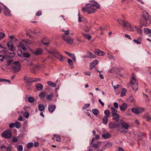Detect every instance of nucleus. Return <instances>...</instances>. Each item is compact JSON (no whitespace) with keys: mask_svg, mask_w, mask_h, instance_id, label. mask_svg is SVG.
Here are the masks:
<instances>
[{"mask_svg":"<svg viewBox=\"0 0 151 151\" xmlns=\"http://www.w3.org/2000/svg\"><path fill=\"white\" fill-rule=\"evenodd\" d=\"M148 21L150 22V23H151V16H149V14L147 12L144 11L142 13V16L140 21V23L142 25L140 26V28H139L136 26H134L138 32L142 35V31L141 28L143 26H146L147 25Z\"/></svg>","mask_w":151,"mask_h":151,"instance_id":"1","label":"nucleus"},{"mask_svg":"<svg viewBox=\"0 0 151 151\" xmlns=\"http://www.w3.org/2000/svg\"><path fill=\"white\" fill-rule=\"evenodd\" d=\"M86 8L83 7L82 11L83 12H87L88 14L93 13L97 9L100 8L99 5L97 2L93 1L92 2L86 4Z\"/></svg>","mask_w":151,"mask_h":151,"instance_id":"2","label":"nucleus"},{"mask_svg":"<svg viewBox=\"0 0 151 151\" xmlns=\"http://www.w3.org/2000/svg\"><path fill=\"white\" fill-rule=\"evenodd\" d=\"M6 65L7 67H9L10 65H11L10 70L13 73L19 71L20 69L19 61L14 62L12 60H10L6 62Z\"/></svg>","mask_w":151,"mask_h":151,"instance_id":"3","label":"nucleus"},{"mask_svg":"<svg viewBox=\"0 0 151 151\" xmlns=\"http://www.w3.org/2000/svg\"><path fill=\"white\" fill-rule=\"evenodd\" d=\"M117 21L120 25H122L124 27L126 28L127 30L131 32H133L134 31L133 27L131 25L129 22L128 21L124 20H122L120 19H118Z\"/></svg>","mask_w":151,"mask_h":151,"instance_id":"4","label":"nucleus"},{"mask_svg":"<svg viewBox=\"0 0 151 151\" xmlns=\"http://www.w3.org/2000/svg\"><path fill=\"white\" fill-rule=\"evenodd\" d=\"M47 50L49 53L52 54L55 57L58 59L60 61L63 62L64 61V57L59 53L57 50L52 49L50 50Z\"/></svg>","mask_w":151,"mask_h":151,"instance_id":"5","label":"nucleus"},{"mask_svg":"<svg viewBox=\"0 0 151 151\" xmlns=\"http://www.w3.org/2000/svg\"><path fill=\"white\" fill-rule=\"evenodd\" d=\"M138 81L135 77L132 76L130 80V84L132 86L133 90L135 92L138 90Z\"/></svg>","mask_w":151,"mask_h":151,"instance_id":"6","label":"nucleus"},{"mask_svg":"<svg viewBox=\"0 0 151 151\" xmlns=\"http://www.w3.org/2000/svg\"><path fill=\"white\" fill-rule=\"evenodd\" d=\"M121 123L122 127L119 128V129L118 131L121 133H125V131L123 129V128H124L125 130H127L130 127V126L129 124L124 121H122L121 122Z\"/></svg>","mask_w":151,"mask_h":151,"instance_id":"7","label":"nucleus"},{"mask_svg":"<svg viewBox=\"0 0 151 151\" xmlns=\"http://www.w3.org/2000/svg\"><path fill=\"white\" fill-rule=\"evenodd\" d=\"M40 78H32L28 77L27 76L25 77L24 81L25 83H32L33 82L40 81Z\"/></svg>","mask_w":151,"mask_h":151,"instance_id":"8","label":"nucleus"},{"mask_svg":"<svg viewBox=\"0 0 151 151\" xmlns=\"http://www.w3.org/2000/svg\"><path fill=\"white\" fill-rule=\"evenodd\" d=\"M2 136L5 138L9 139L12 136V133L9 130L5 131L3 132Z\"/></svg>","mask_w":151,"mask_h":151,"instance_id":"9","label":"nucleus"},{"mask_svg":"<svg viewBox=\"0 0 151 151\" xmlns=\"http://www.w3.org/2000/svg\"><path fill=\"white\" fill-rule=\"evenodd\" d=\"M63 40L69 44H72L73 42V39L70 36H69L66 37L64 36L62 37Z\"/></svg>","mask_w":151,"mask_h":151,"instance_id":"10","label":"nucleus"},{"mask_svg":"<svg viewBox=\"0 0 151 151\" xmlns=\"http://www.w3.org/2000/svg\"><path fill=\"white\" fill-rule=\"evenodd\" d=\"M119 124H116L115 122H111L109 124V127L111 129L116 128L119 126Z\"/></svg>","mask_w":151,"mask_h":151,"instance_id":"11","label":"nucleus"},{"mask_svg":"<svg viewBox=\"0 0 151 151\" xmlns=\"http://www.w3.org/2000/svg\"><path fill=\"white\" fill-rule=\"evenodd\" d=\"M7 46L9 47V50L13 52V54L14 55V52L15 50V47L14 46V45L12 42H9L7 43Z\"/></svg>","mask_w":151,"mask_h":151,"instance_id":"12","label":"nucleus"},{"mask_svg":"<svg viewBox=\"0 0 151 151\" xmlns=\"http://www.w3.org/2000/svg\"><path fill=\"white\" fill-rule=\"evenodd\" d=\"M5 9L4 10V13L7 16H10L11 15V11L6 6H4Z\"/></svg>","mask_w":151,"mask_h":151,"instance_id":"13","label":"nucleus"},{"mask_svg":"<svg viewBox=\"0 0 151 151\" xmlns=\"http://www.w3.org/2000/svg\"><path fill=\"white\" fill-rule=\"evenodd\" d=\"M94 53L98 55H104L105 54L104 52L101 51L99 49L95 50L94 51Z\"/></svg>","mask_w":151,"mask_h":151,"instance_id":"14","label":"nucleus"},{"mask_svg":"<svg viewBox=\"0 0 151 151\" xmlns=\"http://www.w3.org/2000/svg\"><path fill=\"white\" fill-rule=\"evenodd\" d=\"M56 106L55 105H50L48 107V111L51 113H52L55 109Z\"/></svg>","mask_w":151,"mask_h":151,"instance_id":"15","label":"nucleus"},{"mask_svg":"<svg viewBox=\"0 0 151 151\" xmlns=\"http://www.w3.org/2000/svg\"><path fill=\"white\" fill-rule=\"evenodd\" d=\"M101 142L99 141H98L96 143H93V145L90 146V148H91L94 147L95 148L97 149L99 147V146L101 145Z\"/></svg>","mask_w":151,"mask_h":151,"instance_id":"16","label":"nucleus"},{"mask_svg":"<svg viewBox=\"0 0 151 151\" xmlns=\"http://www.w3.org/2000/svg\"><path fill=\"white\" fill-rule=\"evenodd\" d=\"M42 52V50L40 48H38L34 51L33 53L36 55H38L41 54Z\"/></svg>","mask_w":151,"mask_h":151,"instance_id":"17","label":"nucleus"},{"mask_svg":"<svg viewBox=\"0 0 151 151\" xmlns=\"http://www.w3.org/2000/svg\"><path fill=\"white\" fill-rule=\"evenodd\" d=\"M127 105L126 103H123L120 107V110L121 111H123L127 109Z\"/></svg>","mask_w":151,"mask_h":151,"instance_id":"18","label":"nucleus"},{"mask_svg":"<svg viewBox=\"0 0 151 151\" xmlns=\"http://www.w3.org/2000/svg\"><path fill=\"white\" fill-rule=\"evenodd\" d=\"M88 54L89 55H86L84 56V57L86 58H95L96 57V55H95L93 53H92L88 52Z\"/></svg>","mask_w":151,"mask_h":151,"instance_id":"19","label":"nucleus"},{"mask_svg":"<svg viewBox=\"0 0 151 151\" xmlns=\"http://www.w3.org/2000/svg\"><path fill=\"white\" fill-rule=\"evenodd\" d=\"M35 86L37 89L39 91H41L43 89V86L41 84L37 83L36 84Z\"/></svg>","mask_w":151,"mask_h":151,"instance_id":"20","label":"nucleus"},{"mask_svg":"<svg viewBox=\"0 0 151 151\" xmlns=\"http://www.w3.org/2000/svg\"><path fill=\"white\" fill-rule=\"evenodd\" d=\"M111 113L112 116H114L115 114H117V110L115 109L113 107H111Z\"/></svg>","mask_w":151,"mask_h":151,"instance_id":"21","label":"nucleus"},{"mask_svg":"<svg viewBox=\"0 0 151 151\" xmlns=\"http://www.w3.org/2000/svg\"><path fill=\"white\" fill-rule=\"evenodd\" d=\"M62 31L64 32V33L62 35V37H63L64 36L66 37L67 36H68V35L70 34L69 32L70 30L69 29L67 30H63Z\"/></svg>","mask_w":151,"mask_h":151,"instance_id":"22","label":"nucleus"},{"mask_svg":"<svg viewBox=\"0 0 151 151\" xmlns=\"http://www.w3.org/2000/svg\"><path fill=\"white\" fill-rule=\"evenodd\" d=\"M127 91V90L126 88H123L121 93V96L122 97L125 96Z\"/></svg>","mask_w":151,"mask_h":151,"instance_id":"23","label":"nucleus"},{"mask_svg":"<svg viewBox=\"0 0 151 151\" xmlns=\"http://www.w3.org/2000/svg\"><path fill=\"white\" fill-rule=\"evenodd\" d=\"M110 136V134L108 133L103 134L102 135V137L105 139L109 138Z\"/></svg>","mask_w":151,"mask_h":151,"instance_id":"24","label":"nucleus"},{"mask_svg":"<svg viewBox=\"0 0 151 151\" xmlns=\"http://www.w3.org/2000/svg\"><path fill=\"white\" fill-rule=\"evenodd\" d=\"M38 108L39 110L41 111H44L45 109V106L42 104H39L38 105Z\"/></svg>","mask_w":151,"mask_h":151,"instance_id":"25","label":"nucleus"},{"mask_svg":"<svg viewBox=\"0 0 151 151\" xmlns=\"http://www.w3.org/2000/svg\"><path fill=\"white\" fill-rule=\"evenodd\" d=\"M113 116V119L114 120H116V121H118L119 119V115L118 114H115L114 116Z\"/></svg>","mask_w":151,"mask_h":151,"instance_id":"26","label":"nucleus"},{"mask_svg":"<svg viewBox=\"0 0 151 151\" xmlns=\"http://www.w3.org/2000/svg\"><path fill=\"white\" fill-rule=\"evenodd\" d=\"M82 34L85 38L88 39V40H90L91 38V36L90 35L85 34L83 33H82Z\"/></svg>","mask_w":151,"mask_h":151,"instance_id":"27","label":"nucleus"},{"mask_svg":"<svg viewBox=\"0 0 151 151\" xmlns=\"http://www.w3.org/2000/svg\"><path fill=\"white\" fill-rule=\"evenodd\" d=\"M108 118L106 116H104L103 119V123L104 124H106L108 122Z\"/></svg>","mask_w":151,"mask_h":151,"instance_id":"28","label":"nucleus"},{"mask_svg":"<svg viewBox=\"0 0 151 151\" xmlns=\"http://www.w3.org/2000/svg\"><path fill=\"white\" fill-rule=\"evenodd\" d=\"M144 32L145 34L147 35L151 34V29L148 28H145Z\"/></svg>","mask_w":151,"mask_h":151,"instance_id":"29","label":"nucleus"},{"mask_svg":"<svg viewBox=\"0 0 151 151\" xmlns=\"http://www.w3.org/2000/svg\"><path fill=\"white\" fill-rule=\"evenodd\" d=\"M27 45L26 44L24 45L21 42H20L19 43V47H21L23 50L26 49Z\"/></svg>","mask_w":151,"mask_h":151,"instance_id":"30","label":"nucleus"},{"mask_svg":"<svg viewBox=\"0 0 151 151\" xmlns=\"http://www.w3.org/2000/svg\"><path fill=\"white\" fill-rule=\"evenodd\" d=\"M47 84L49 86H50L53 87H55L56 86V84L54 83H52L51 81H48L47 82Z\"/></svg>","mask_w":151,"mask_h":151,"instance_id":"31","label":"nucleus"},{"mask_svg":"<svg viewBox=\"0 0 151 151\" xmlns=\"http://www.w3.org/2000/svg\"><path fill=\"white\" fill-rule=\"evenodd\" d=\"M104 113L106 115V116L107 117H109L110 115V112L109 110H105L104 111Z\"/></svg>","mask_w":151,"mask_h":151,"instance_id":"32","label":"nucleus"},{"mask_svg":"<svg viewBox=\"0 0 151 151\" xmlns=\"http://www.w3.org/2000/svg\"><path fill=\"white\" fill-rule=\"evenodd\" d=\"M15 127L17 129L19 128L21 126V123L20 122L17 121L15 123Z\"/></svg>","mask_w":151,"mask_h":151,"instance_id":"33","label":"nucleus"},{"mask_svg":"<svg viewBox=\"0 0 151 151\" xmlns=\"http://www.w3.org/2000/svg\"><path fill=\"white\" fill-rule=\"evenodd\" d=\"M132 111L134 113L138 114L139 113V110L135 108H133L132 109Z\"/></svg>","mask_w":151,"mask_h":151,"instance_id":"34","label":"nucleus"},{"mask_svg":"<svg viewBox=\"0 0 151 151\" xmlns=\"http://www.w3.org/2000/svg\"><path fill=\"white\" fill-rule=\"evenodd\" d=\"M53 95L50 94L47 96V99L48 100L51 101L53 97Z\"/></svg>","mask_w":151,"mask_h":151,"instance_id":"35","label":"nucleus"},{"mask_svg":"<svg viewBox=\"0 0 151 151\" xmlns=\"http://www.w3.org/2000/svg\"><path fill=\"white\" fill-rule=\"evenodd\" d=\"M23 57L26 58H29L30 56V54L27 52H23L22 54V55Z\"/></svg>","mask_w":151,"mask_h":151,"instance_id":"36","label":"nucleus"},{"mask_svg":"<svg viewBox=\"0 0 151 151\" xmlns=\"http://www.w3.org/2000/svg\"><path fill=\"white\" fill-rule=\"evenodd\" d=\"M68 62L69 64V65L70 66V68H73V62L72 60L70 59H68Z\"/></svg>","mask_w":151,"mask_h":151,"instance_id":"37","label":"nucleus"},{"mask_svg":"<svg viewBox=\"0 0 151 151\" xmlns=\"http://www.w3.org/2000/svg\"><path fill=\"white\" fill-rule=\"evenodd\" d=\"M142 41L141 39V38H138L137 40H136L134 39L133 41L135 43L137 44H140Z\"/></svg>","mask_w":151,"mask_h":151,"instance_id":"38","label":"nucleus"},{"mask_svg":"<svg viewBox=\"0 0 151 151\" xmlns=\"http://www.w3.org/2000/svg\"><path fill=\"white\" fill-rule=\"evenodd\" d=\"M54 136L55 137L56 139L55 140L59 142L61 141L60 137L59 135L54 134Z\"/></svg>","mask_w":151,"mask_h":151,"instance_id":"39","label":"nucleus"},{"mask_svg":"<svg viewBox=\"0 0 151 151\" xmlns=\"http://www.w3.org/2000/svg\"><path fill=\"white\" fill-rule=\"evenodd\" d=\"M33 147V143L32 142L29 143L27 145V148L28 149H30Z\"/></svg>","mask_w":151,"mask_h":151,"instance_id":"40","label":"nucleus"},{"mask_svg":"<svg viewBox=\"0 0 151 151\" xmlns=\"http://www.w3.org/2000/svg\"><path fill=\"white\" fill-rule=\"evenodd\" d=\"M17 150L18 151H22L23 150V147L22 145H19L17 146Z\"/></svg>","mask_w":151,"mask_h":151,"instance_id":"41","label":"nucleus"},{"mask_svg":"<svg viewBox=\"0 0 151 151\" xmlns=\"http://www.w3.org/2000/svg\"><path fill=\"white\" fill-rule=\"evenodd\" d=\"M92 112L94 115H96L99 113V111L97 109H94L92 110Z\"/></svg>","mask_w":151,"mask_h":151,"instance_id":"42","label":"nucleus"},{"mask_svg":"<svg viewBox=\"0 0 151 151\" xmlns=\"http://www.w3.org/2000/svg\"><path fill=\"white\" fill-rule=\"evenodd\" d=\"M79 16L78 17V21L79 22H81L84 20V18L82 16H80V13H79L78 14Z\"/></svg>","mask_w":151,"mask_h":151,"instance_id":"43","label":"nucleus"},{"mask_svg":"<svg viewBox=\"0 0 151 151\" xmlns=\"http://www.w3.org/2000/svg\"><path fill=\"white\" fill-rule=\"evenodd\" d=\"M45 93L44 92H41L39 94V96L41 98H43L45 97Z\"/></svg>","mask_w":151,"mask_h":151,"instance_id":"44","label":"nucleus"},{"mask_svg":"<svg viewBox=\"0 0 151 151\" xmlns=\"http://www.w3.org/2000/svg\"><path fill=\"white\" fill-rule=\"evenodd\" d=\"M24 116L26 119H27L29 116V113L27 112H25L24 114Z\"/></svg>","mask_w":151,"mask_h":151,"instance_id":"45","label":"nucleus"},{"mask_svg":"<svg viewBox=\"0 0 151 151\" xmlns=\"http://www.w3.org/2000/svg\"><path fill=\"white\" fill-rule=\"evenodd\" d=\"M34 99L32 97H28V101L30 103H32L33 102Z\"/></svg>","mask_w":151,"mask_h":151,"instance_id":"46","label":"nucleus"},{"mask_svg":"<svg viewBox=\"0 0 151 151\" xmlns=\"http://www.w3.org/2000/svg\"><path fill=\"white\" fill-rule=\"evenodd\" d=\"M70 57L74 61H76V57L74 54H72Z\"/></svg>","mask_w":151,"mask_h":151,"instance_id":"47","label":"nucleus"},{"mask_svg":"<svg viewBox=\"0 0 151 151\" xmlns=\"http://www.w3.org/2000/svg\"><path fill=\"white\" fill-rule=\"evenodd\" d=\"M13 147L12 146H9L6 148V151H12Z\"/></svg>","mask_w":151,"mask_h":151,"instance_id":"48","label":"nucleus"},{"mask_svg":"<svg viewBox=\"0 0 151 151\" xmlns=\"http://www.w3.org/2000/svg\"><path fill=\"white\" fill-rule=\"evenodd\" d=\"M90 104H86L84 105V106L83 107L82 109H86L88 107L90 106Z\"/></svg>","mask_w":151,"mask_h":151,"instance_id":"49","label":"nucleus"},{"mask_svg":"<svg viewBox=\"0 0 151 151\" xmlns=\"http://www.w3.org/2000/svg\"><path fill=\"white\" fill-rule=\"evenodd\" d=\"M17 53L18 56H22V54L23 52L21 50H20L18 51Z\"/></svg>","mask_w":151,"mask_h":151,"instance_id":"50","label":"nucleus"},{"mask_svg":"<svg viewBox=\"0 0 151 151\" xmlns=\"http://www.w3.org/2000/svg\"><path fill=\"white\" fill-rule=\"evenodd\" d=\"M129 101L130 102H132L134 101V99L133 97L130 96L129 98Z\"/></svg>","mask_w":151,"mask_h":151,"instance_id":"51","label":"nucleus"},{"mask_svg":"<svg viewBox=\"0 0 151 151\" xmlns=\"http://www.w3.org/2000/svg\"><path fill=\"white\" fill-rule=\"evenodd\" d=\"M117 69V68H112L111 70H109V71L110 72V73H115V70L116 69Z\"/></svg>","mask_w":151,"mask_h":151,"instance_id":"52","label":"nucleus"},{"mask_svg":"<svg viewBox=\"0 0 151 151\" xmlns=\"http://www.w3.org/2000/svg\"><path fill=\"white\" fill-rule=\"evenodd\" d=\"M114 106L116 109H118L119 107L118 104L117 102H114L113 104Z\"/></svg>","mask_w":151,"mask_h":151,"instance_id":"53","label":"nucleus"},{"mask_svg":"<svg viewBox=\"0 0 151 151\" xmlns=\"http://www.w3.org/2000/svg\"><path fill=\"white\" fill-rule=\"evenodd\" d=\"M10 128H12L15 127V123H11L9 125Z\"/></svg>","mask_w":151,"mask_h":151,"instance_id":"54","label":"nucleus"},{"mask_svg":"<svg viewBox=\"0 0 151 151\" xmlns=\"http://www.w3.org/2000/svg\"><path fill=\"white\" fill-rule=\"evenodd\" d=\"M90 67L89 68L90 70H91L93 68H94L95 67V66L93 64H92V63H91L90 64Z\"/></svg>","mask_w":151,"mask_h":151,"instance_id":"55","label":"nucleus"},{"mask_svg":"<svg viewBox=\"0 0 151 151\" xmlns=\"http://www.w3.org/2000/svg\"><path fill=\"white\" fill-rule=\"evenodd\" d=\"M41 14L42 12L41 11H39L36 12L35 15L36 16H40L41 15Z\"/></svg>","mask_w":151,"mask_h":151,"instance_id":"56","label":"nucleus"},{"mask_svg":"<svg viewBox=\"0 0 151 151\" xmlns=\"http://www.w3.org/2000/svg\"><path fill=\"white\" fill-rule=\"evenodd\" d=\"M92 64H93L95 66V65L97 64L98 63V61L96 60H94L92 63Z\"/></svg>","mask_w":151,"mask_h":151,"instance_id":"57","label":"nucleus"},{"mask_svg":"<svg viewBox=\"0 0 151 151\" xmlns=\"http://www.w3.org/2000/svg\"><path fill=\"white\" fill-rule=\"evenodd\" d=\"M12 141L14 142H17L18 141V139L15 137H14L12 138Z\"/></svg>","mask_w":151,"mask_h":151,"instance_id":"58","label":"nucleus"},{"mask_svg":"<svg viewBox=\"0 0 151 151\" xmlns=\"http://www.w3.org/2000/svg\"><path fill=\"white\" fill-rule=\"evenodd\" d=\"M99 103L101 104L102 106H104V103L101 101L100 99H99Z\"/></svg>","mask_w":151,"mask_h":151,"instance_id":"59","label":"nucleus"},{"mask_svg":"<svg viewBox=\"0 0 151 151\" xmlns=\"http://www.w3.org/2000/svg\"><path fill=\"white\" fill-rule=\"evenodd\" d=\"M139 110V113L140 112L142 113L144 111L145 109L144 108H140Z\"/></svg>","mask_w":151,"mask_h":151,"instance_id":"60","label":"nucleus"},{"mask_svg":"<svg viewBox=\"0 0 151 151\" xmlns=\"http://www.w3.org/2000/svg\"><path fill=\"white\" fill-rule=\"evenodd\" d=\"M125 37H127V38H128L130 40H132V38L130 37V36L129 35H127V34H126V35H125Z\"/></svg>","mask_w":151,"mask_h":151,"instance_id":"61","label":"nucleus"},{"mask_svg":"<svg viewBox=\"0 0 151 151\" xmlns=\"http://www.w3.org/2000/svg\"><path fill=\"white\" fill-rule=\"evenodd\" d=\"M135 121L136 124L137 125H139L140 124V122L138 120L135 119Z\"/></svg>","mask_w":151,"mask_h":151,"instance_id":"62","label":"nucleus"},{"mask_svg":"<svg viewBox=\"0 0 151 151\" xmlns=\"http://www.w3.org/2000/svg\"><path fill=\"white\" fill-rule=\"evenodd\" d=\"M84 74L86 75L90 76L91 75V73L90 72H84Z\"/></svg>","mask_w":151,"mask_h":151,"instance_id":"63","label":"nucleus"},{"mask_svg":"<svg viewBox=\"0 0 151 151\" xmlns=\"http://www.w3.org/2000/svg\"><path fill=\"white\" fill-rule=\"evenodd\" d=\"M34 145V146L35 147H38L39 145L38 143L37 142H35Z\"/></svg>","mask_w":151,"mask_h":151,"instance_id":"64","label":"nucleus"}]
</instances>
